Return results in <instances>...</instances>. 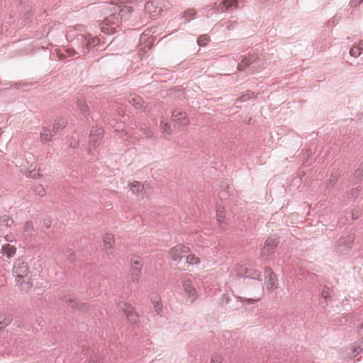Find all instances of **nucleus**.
Listing matches in <instances>:
<instances>
[{"label": "nucleus", "mask_w": 363, "mask_h": 363, "mask_svg": "<svg viewBox=\"0 0 363 363\" xmlns=\"http://www.w3.org/2000/svg\"><path fill=\"white\" fill-rule=\"evenodd\" d=\"M238 7V1L237 0H223L222 6H218L217 11L225 12L230 10L235 9Z\"/></svg>", "instance_id": "14"}, {"label": "nucleus", "mask_w": 363, "mask_h": 363, "mask_svg": "<svg viewBox=\"0 0 363 363\" xmlns=\"http://www.w3.org/2000/svg\"><path fill=\"white\" fill-rule=\"evenodd\" d=\"M153 132L151 129L147 128L145 130V135L147 138H151L152 136Z\"/></svg>", "instance_id": "50"}, {"label": "nucleus", "mask_w": 363, "mask_h": 363, "mask_svg": "<svg viewBox=\"0 0 363 363\" xmlns=\"http://www.w3.org/2000/svg\"><path fill=\"white\" fill-rule=\"evenodd\" d=\"M13 273L16 277V281L23 289L31 288L32 283L29 276V268L27 263L21 259H18L14 262Z\"/></svg>", "instance_id": "3"}, {"label": "nucleus", "mask_w": 363, "mask_h": 363, "mask_svg": "<svg viewBox=\"0 0 363 363\" xmlns=\"http://www.w3.org/2000/svg\"><path fill=\"white\" fill-rule=\"evenodd\" d=\"M2 253L9 258L16 253V248L9 244H6L2 247Z\"/></svg>", "instance_id": "25"}, {"label": "nucleus", "mask_w": 363, "mask_h": 363, "mask_svg": "<svg viewBox=\"0 0 363 363\" xmlns=\"http://www.w3.org/2000/svg\"><path fill=\"white\" fill-rule=\"evenodd\" d=\"M161 130L164 133H167V134H170L172 133L170 125L167 123H163L162 121L160 122V131Z\"/></svg>", "instance_id": "39"}, {"label": "nucleus", "mask_w": 363, "mask_h": 363, "mask_svg": "<svg viewBox=\"0 0 363 363\" xmlns=\"http://www.w3.org/2000/svg\"><path fill=\"white\" fill-rule=\"evenodd\" d=\"M128 3H130V4H133L134 3V1L133 0H126Z\"/></svg>", "instance_id": "60"}, {"label": "nucleus", "mask_w": 363, "mask_h": 363, "mask_svg": "<svg viewBox=\"0 0 363 363\" xmlns=\"http://www.w3.org/2000/svg\"><path fill=\"white\" fill-rule=\"evenodd\" d=\"M354 236L352 234L342 236L336 244L337 251L342 254L347 253L352 247Z\"/></svg>", "instance_id": "5"}, {"label": "nucleus", "mask_w": 363, "mask_h": 363, "mask_svg": "<svg viewBox=\"0 0 363 363\" xmlns=\"http://www.w3.org/2000/svg\"><path fill=\"white\" fill-rule=\"evenodd\" d=\"M51 225V221L50 220H44V225L46 227V228H49Z\"/></svg>", "instance_id": "54"}, {"label": "nucleus", "mask_w": 363, "mask_h": 363, "mask_svg": "<svg viewBox=\"0 0 363 363\" xmlns=\"http://www.w3.org/2000/svg\"><path fill=\"white\" fill-rule=\"evenodd\" d=\"M362 53L359 46L353 47L350 50V55L352 57H357Z\"/></svg>", "instance_id": "38"}, {"label": "nucleus", "mask_w": 363, "mask_h": 363, "mask_svg": "<svg viewBox=\"0 0 363 363\" xmlns=\"http://www.w3.org/2000/svg\"><path fill=\"white\" fill-rule=\"evenodd\" d=\"M34 232L33 223L30 220H28L26 222L23 227V236L25 238L30 237L33 235Z\"/></svg>", "instance_id": "24"}, {"label": "nucleus", "mask_w": 363, "mask_h": 363, "mask_svg": "<svg viewBox=\"0 0 363 363\" xmlns=\"http://www.w3.org/2000/svg\"><path fill=\"white\" fill-rule=\"evenodd\" d=\"M156 33V28H148L143 32L140 38V43L143 45L144 52L151 50L152 48L156 46L159 40Z\"/></svg>", "instance_id": "4"}, {"label": "nucleus", "mask_w": 363, "mask_h": 363, "mask_svg": "<svg viewBox=\"0 0 363 363\" xmlns=\"http://www.w3.org/2000/svg\"><path fill=\"white\" fill-rule=\"evenodd\" d=\"M359 191H360V187L359 186H357L356 188H354V189H351L347 193V197L349 199L355 198L357 196V194H358Z\"/></svg>", "instance_id": "40"}, {"label": "nucleus", "mask_w": 363, "mask_h": 363, "mask_svg": "<svg viewBox=\"0 0 363 363\" xmlns=\"http://www.w3.org/2000/svg\"><path fill=\"white\" fill-rule=\"evenodd\" d=\"M60 57V59H64V58L66 57V55L65 54H61Z\"/></svg>", "instance_id": "59"}, {"label": "nucleus", "mask_w": 363, "mask_h": 363, "mask_svg": "<svg viewBox=\"0 0 363 363\" xmlns=\"http://www.w3.org/2000/svg\"><path fill=\"white\" fill-rule=\"evenodd\" d=\"M353 179L357 182L363 179V162L359 164L358 169L356 170L353 176Z\"/></svg>", "instance_id": "28"}, {"label": "nucleus", "mask_w": 363, "mask_h": 363, "mask_svg": "<svg viewBox=\"0 0 363 363\" xmlns=\"http://www.w3.org/2000/svg\"><path fill=\"white\" fill-rule=\"evenodd\" d=\"M199 262V258L193 254L186 256V262L189 264H198Z\"/></svg>", "instance_id": "36"}, {"label": "nucleus", "mask_w": 363, "mask_h": 363, "mask_svg": "<svg viewBox=\"0 0 363 363\" xmlns=\"http://www.w3.org/2000/svg\"><path fill=\"white\" fill-rule=\"evenodd\" d=\"M358 217H359V213L357 211L352 212V220L357 219Z\"/></svg>", "instance_id": "53"}, {"label": "nucleus", "mask_w": 363, "mask_h": 363, "mask_svg": "<svg viewBox=\"0 0 363 363\" xmlns=\"http://www.w3.org/2000/svg\"><path fill=\"white\" fill-rule=\"evenodd\" d=\"M5 240L8 242H11L12 240H11V236L9 235H5Z\"/></svg>", "instance_id": "58"}, {"label": "nucleus", "mask_w": 363, "mask_h": 363, "mask_svg": "<svg viewBox=\"0 0 363 363\" xmlns=\"http://www.w3.org/2000/svg\"><path fill=\"white\" fill-rule=\"evenodd\" d=\"M358 46H359L362 53H363V40L359 42Z\"/></svg>", "instance_id": "57"}, {"label": "nucleus", "mask_w": 363, "mask_h": 363, "mask_svg": "<svg viewBox=\"0 0 363 363\" xmlns=\"http://www.w3.org/2000/svg\"><path fill=\"white\" fill-rule=\"evenodd\" d=\"M264 274L266 279L267 288L268 289H271L275 287V283L277 281V277L275 274L272 271L270 268H265Z\"/></svg>", "instance_id": "13"}, {"label": "nucleus", "mask_w": 363, "mask_h": 363, "mask_svg": "<svg viewBox=\"0 0 363 363\" xmlns=\"http://www.w3.org/2000/svg\"><path fill=\"white\" fill-rule=\"evenodd\" d=\"M126 101L138 109L142 108L143 104V99L135 94H130L128 95Z\"/></svg>", "instance_id": "16"}, {"label": "nucleus", "mask_w": 363, "mask_h": 363, "mask_svg": "<svg viewBox=\"0 0 363 363\" xmlns=\"http://www.w3.org/2000/svg\"><path fill=\"white\" fill-rule=\"evenodd\" d=\"M78 145H79L78 140L72 138L71 140L69 141V146L72 148H76L78 146Z\"/></svg>", "instance_id": "47"}, {"label": "nucleus", "mask_w": 363, "mask_h": 363, "mask_svg": "<svg viewBox=\"0 0 363 363\" xmlns=\"http://www.w3.org/2000/svg\"><path fill=\"white\" fill-rule=\"evenodd\" d=\"M84 30L83 25H77L75 28L69 27L67 30L66 38L68 40L73 42L78 45V49L85 55L93 48L96 50L101 49L100 38H93L91 34H76L77 31L82 32Z\"/></svg>", "instance_id": "1"}, {"label": "nucleus", "mask_w": 363, "mask_h": 363, "mask_svg": "<svg viewBox=\"0 0 363 363\" xmlns=\"http://www.w3.org/2000/svg\"><path fill=\"white\" fill-rule=\"evenodd\" d=\"M130 189L133 193H135L139 196L140 193H141L143 189V185H142L139 182H133L130 184Z\"/></svg>", "instance_id": "27"}, {"label": "nucleus", "mask_w": 363, "mask_h": 363, "mask_svg": "<svg viewBox=\"0 0 363 363\" xmlns=\"http://www.w3.org/2000/svg\"><path fill=\"white\" fill-rule=\"evenodd\" d=\"M65 51L69 57H73L76 54V51L72 48L67 49Z\"/></svg>", "instance_id": "48"}, {"label": "nucleus", "mask_w": 363, "mask_h": 363, "mask_svg": "<svg viewBox=\"0 0 363 363\" xmlns=\"http://www.w3.org/2000/svg\"><path fill=\"white\" fill-rule=\"evenodd\" d=\"M114 13L107 16L101 25V31L106 34H112L116 32V29L122 23L129 18L133 9L130 6L119 5L114 6Z\"/></svg>", "instance_id": "2"}, {"label": "nucleus", "mask_w": 363, "mask_h": 363, "mask_svg": "<svg viewBox=\"0 0 363 363\" xmlns=\"http://www.w3.org/2000/svg\"><path fill=\"white\" fill-rule=\"evenodd\" d=\"M279 242L276 239L268 238L266 242L264 247L262 248L261 255L264 258L265 256H269L274 252L275 248L277 247Z\"/></svg>", "instance_id": "11"}, {"label": "nucleus", "mask_w": 363, "mask_h": 363, "mask_svg": "<svg viewBox=\"0 0 363 363\" xmlns=\"http://www.w3.org/2000/svg\"><path fill=\"white\" fill-rule=\"evenodd\" d=\"M67 305L72 308H76L79 311H86L88 306L86 303H79L77 298H69L65 301Z\"/></svg>", "instance_id": "17"}, {"label": "nucleus", "mask_w": 363, "mask_h": 363, "mask_svg": "<svg viewBox=\"0 0 363 363\" xmlns=\"http://www.w3.org/2000/svg\"><path fill=\"white\" fill-rule=\"evenodd\" d=\"M55 134L53 129L51 130L47 127H43L40 133V139L44 143L49 142Z\"/></svg>", "instance_id": "19"}, {"label": "nucleus", "mask_w": 363, "mask_h": 363, "mask_svg": "<svg viewBox=\"0 0 363 363\" xmlns=\"http://www.w3.org/2000/svg\"><path fill=\"white\" fill-rule=\"evenodd\" d=\"M83 352H84V354H89L90 355L89 363L104 362V357H102L101 354L94 353L93 351L90 352V350L89 348L86 349V350H83Z\"/></svg>", "instance_id": "18"}, {"label": "nucleus", "mask_w": 363, "mask_h": 363, "mask_svg": "<svg viewBox=\"0 0 363 363\" xmlns=\"http://www.w3.org/2000/svg\"><path fill=\"white\" fill-rule=\"evenodd\" d=\"M25 175L26 177L36 179L37 177H38L40 176V174L38 172H37L35 169H33V170L26 171L25 172Z\"/></svg>", "instance_id": "42"}, {"label": "nucleus", "mask_w": 363, "mask_h": 363, "mask_svg": "<svg viewBox=\"0 0 363 363\" xmlns=\"http://www.w3.org/2000/svg\"><path fill=\"white\" fill-rule=\"evenodd\" d=\"M252 97H254V93L253 92H252V93H247L245 94H243L242 96L238 98L237 100L240 101H247L248 99H251Z\"/></svg>", "instance_id": "44"}, {"label": "nucleus", "mask_w": 363, "mask_h": 363, "mask_svg": "<svg viewBox=\"0 0 363 363\" xmlns=\"http://www.w3.org/2000/svg\"><path fill=\"white\" fill-rule=\"evenodd\" d=\"M24 3H25V0H21V5H22V4H24Z\"/></svg>", "instance_id": "61"}, {"label": "nucleus", "mask_w": 363, "mask_h": 363, "mask_svg": "<svg viewBox=\"0 0 363 363\" xmlns=\"http://www.w3.org/2000/svg\"><path fill=\"white\" fill-rule=\"evenodd\" d=\"M104 137V130L101 128L93 127L90 131L89 135V144L93 149L98 147L101 143V140Z\"/></svg>", "instance_id": "7"}, {"label": "nucleus", "mask_w": 363, "mask_h": 363, "mask_svg": "<svg viewBox=\"0 0 363 363\" xmlns=\"http://www.w3.org/2000/svg\"><path fill=\"white\" fill-rule=\"evenodd\" d=\"M141 268H142V264L139 261L135 260L134 262H133V263L131 264V268H130V276H131L132 280L133 281H138V278L140 274Z\"/></svg>", "instance_id": "15"}, {"label": "nucleus", "mask_w": 363, "mask_h": 363, "mask_svg": "<svg viewBox=\"0 0 363 363\" xmlns=\"http://www.w3.org/2000/svg\"><path fill=\"white\" fill-rule=\"evenodd\" d=\"M338 179V174L337 172H333L330 174V177L329 179V184L333 186Z\"/></svg>", "instance_id": "43"}, {"label": "nucleus", "mask_w": 363, "mask_h": 363, "mask_svg": "<svg viewBox=\"0 0 363 363\" xmlns=\"http://www.w3.org/2000/svg\"><path fill=\"white\" fill-rule=\"evenodd\" d=\"M174 120L182 125H184L187 123L186 116L185 113H182L180 111H174L172 114Z\"/></svg>", "instance_id": "21"}, {"label": "nucleus", "mask_w": 363, "mask_h": 363, "mask_svg": "<svg viewBox=\"0 0 363 363\" xmlns=\"http://www.w3.org/2000/svg\"><path fill=\"white\" fill-rule=\"evenodd\" d=\"M67 125V120L65 118H56L53 125L54 133H56L60 130L63 129Z\"/></svg>", "instance_id": "23"}, {"label": "nucleus", "mask_w": 363, "mask_h": 363, "mask_svg": "<svg viewBox=\"0 0 363 363\" xmlns=\"http://www.w3.org/2000/svg\"><path fill=\"white\" fill-rule=\"evenodd\" d=\"M77 107L79 111L84 116L87 117L89 115V109L85 101L82 99L77 100Z\"/></svg>", "instance_id": "20"}, {"label": "nucleus", "mask_w": 363, "mask_h": 363, "mask_svg": "<svg viewBox=\"0 0 363 363\" xmlns=\"http://www.w3.org/2000/svg\"><path fill=\"white\" fill-rule=\"evenodd\" d=\"M23 12L26 20H28L30 18V16L31 15V10L26 9L23 10Z\"/></svg>", "instance_id": "49"}, {"label": "nucleus", "mask_w": 363, "mask_h": 363, "mask_svg": "<svg viewBox=\"0 0 363 363\" xmlns=\"http://www.w3.org/2000/svg\"><path fill=\"white\" fill-rule=\"evenodd\" d=\"M242 268H247V267L243 265H237L235 267V272L238 276L241 277H245V269H242Z\"/></svg>", "instance_id": "41"}, {"label": "nucleus", "mask_w": 363, "mask_h": 363, "mask_svg": "<svg viewBox=\"0 0 363 363\" xmlns=\"http://www.w3.org/2000/svg\"><path fill=\"white\" fill-rule=\"evenodd\" d=\"M189 252V247L184 245H177L170 250L171 258L174 262H179L186 253Z\"/></svg>", "instance_id": "9"}, {"label": "nucleus", "mask_w": 363, "mask_h": 363, "mask_svg": "<svg viewBox=\"0 0 363 363\" xmlns=\"http://www.w3.org/2000/svg\"><path fill=\"white\" fill-rule=\"evenodd\" d=\"M152 302L154 304L155 310L157 311V305H158L159 302L157 301H156L155 299H154V298H152Z\"/></svg>", "instance_id": "56"}, {"label": "nucleus", "mask_w": 363, "mask_h": 363, "mask_svg": "<svg viewBox=\"0 0 363 363\" xmlns=\"http://www.w3.org/2000/svg\"><path fill=\"white\" fill-rule=\"evenodd\" d=\"M182 286L186 296L192 298V301H194L198 297V293L195 289V286L192 284L189 278L184 277L183 279Z\"/></svg>", "instance_id": "8"}, {"label": "nucleus", "mask_w": 363, "mask_h": 363, "mask_svg": "<svg viewBox=\"0 0 363 363\" xmlns=\"http://www.w3.org/2000/svg\"><path fill=\"white\" fill-rule=\"evenodd\" d=\"M216 218L218 223L221 224L223 221V218H225V212L223 208H218L216 209Z\"/></svg>", "instance_id": "35"}, {"label": "nucleus", "mask_w": 363, "mask_h": 363, "mask_svg": "<svg viewBox=\"0 0 363 363\" xmlns=\"http://www.w3.org/2000/svg\"><path fill=\"white\" fill-rule=\"evenodd\" d=\"M210 40V37L207 35H202L197 39V43L199 46L206 45Z\"/></svg>", "instance_id": "33"}, {"label": "nucleus", "mask_w": 363, "mask_h": 363, "mask_svg": "<svg viewBox=\"0 0 363 363\" xmlns=\"http://www.w3.org/2000/svg\"><path fill=\"white\" fill-rule=\"evenodd\" d=\"M196 11L194 9H189L183 13L182 17L187 21H189L191 18H193L196 15Z\"/></svg>", "instance_id": "30"}, {"label": "nucleus", "mask_w": 363, "mask_h": 363, "mask_svg": "<svg viewBox=\"0 0 363 363\" xmlns=\"http://www.w3.org/2000/svg\"><path fill=\"white\" fill-rule=\"evenodd\" d=\"M104 243L106 247H111L113 243V235L112 234H107L104 238Z\"/></svg>", "instance_id": "34"}, {"label": "nucleus", "mask_w": 363, "mask_h": 363, "mask_svg": "<svg viewBox=\"0 0 363 363\" xmlns=\"http://www.w3.org/2000/svg\"><path fill=\"white\" fill-rule=\"evenodd\" d=\"M262 296V293H261L259 294V296L257 297L245 298L238 296V301H240L241 302H245L247 304H254L261 299Z\"/></svg>", "instance_id": "29"}, {"label": "nucleus", "mask_w": 363, "mask_h": 363, "mask_svg": "<svg viewBox=\"0 0 363 363\" xmlns=\"http://www.w3.org/2000/svg\"><path fill=\"white\" fill-rule=\"evenodd\" d=\"M363 0H351L350 5L351 6H357L359 5Z\"/></svg>", "instance_id": "51"}, {"label": "nucleus", "mask_w": 363, "mask_h": 363, "mask_svg": "<svg viewBox=\"0 0 363 363\" xmlns=\"http://www.w3.org/2000/svg\"><path fill=\"white\" fill-rule=\"evenodd\" d=\"M222 357L219 355H214L211 358V363H222Z\"/></svg>", "instance_id": "46"}, {"label": "nucleus", "mask_w": 363, "mask_h": 363, "mask_svg": "<svg viewBox=\"0 0 363 363\" xmlns=\"http://www.w3.org/2000/svg\"><path fill=\"white\" fill-rule=\"evenodd\" d=\"M119 308L123 311L130 322L135 323L138 320V315L135 308L130 304L122 303L119 304Z\"/></svg>", "instance_id": "10"}, {"label": "nucleus", "mask_w": 363, "mask_h": 363, "mask_svg": "<svg viewBox=\"0 0 363 363\" xmlns=\"http://www.w3.org/2000/svg\"><path fill=\"white\" fill-rule=\"evenodd\" d=\"M33 192L39 196H43L45 194V190L43 185L38 184L35 186L33 189Z\"/></svg>", "instance_id": "32"}, {"label": "nucleus", "mask_w": 363, "mask_h": 363, "mask_svg": "<svg viewBox=\"0 0 363 363\" xmlns=\"http://www.w3.org/2000/svg\"><path fill=\"white\" fill-rule=\"evenodd\" d=\"M321 296L325 300L326 302L330 300L331 296L329 288L324 287L322 291Z\"/></svg>", "instance_id": "37"}, {"label": "nucleus", "mask_w": 363, "mask_h": 363, "mask_svg": "<svg viewBox=\"0 0 363 363\" xmlns=\"http://www.w3.org/2000/svg\"><path fill=\"white\" fill-rule=\"evenodd\" d=\"M28 7H29V5H27V6H26V7H25L24 10H25L26 9H28V10H30V9H28Z\"/></svg>", "instance_id": "62"}, {"label": "nucleus", "mask_w": 363, "mask_h": 363, "mask_svg": "<svg viewBox=\"0 0 363 363\" xmlns=\"http://www.w3.org/2000/svg\"><path fill=\"white\" fill-rule=\"evenodd\" d=\"M161 4H162L164 7L167 9L168 6L169 5V3L168 1L163 0L162 1H160V5Z\"/></svg>", "instance_id": "55"}, {"label": "nucleus", "mask_w": 363, "mask_h": 363, "mask_svg": "<svg viewBox=\"0 0 363 363\" xmlns=\"http://www.w3.org/2000/svg\"><path fill=\"white\" fill-rule=\"evenodd\" d=\"M238 22L236 21L227 22L226 28L228 30H232L237 26Z\"/></svg>", "instance_id": "45"}, {"label": "nucleus", "mask_w": 363, "mask_h": 363, "mask_svg": "<svg viewBox=\"0 0 363 363\" xmlns=\"http://www.w3.org/2000/svg\"><path fill=\"white\" fill-rule=\"evenodd\" d=\"M245 269V277H249L252 279L261 280V272L258 270L248 269V268H242Z\"/></svg>", "instance_id": "22"}, {"label": "nucleus", "mask_w": 363, "mask_h": 363, "mask_svg": "<svg viewBox=\"0 0 363 363\" xmlns=\"http://www.w3.org/2000/svg\"><path fill=\"white\" fill-rule=\"evenodd\" d=\"M362 352H363V337L362 341L355 343L353 346L351 357H355Z\"/></svg>", "instance_id": "26"}, {"label": "nucleus", "mask_w": 363, "mask_h": 363, "mask_svg": "<svg viewBox=\"0 0 363 363\" xmlns=\"http://www.w3.org/2000/svg\"><path fill=\"white\" fill-rule=\"evenodd\" d=\"M68 256H69L68 259L70 261V262H72L74 260L75 256H74V254L73 252H70Z\"/></svg>", "instance_id": "52"}, {"label": "nucleus", "mask_w": 363, "mask_h": 363, "mask_svg": "<svg viewBox=\"0 0 363 363\" xmlns=\"http://www.w3.org/2000/svg\"><path fill=\"white\" fill-rule=\"evenodd\" d=\"M159 1L158 0L148 1L145 4V11L149 14L151 17H156L159 14L158 9Z\"/></svg>", "instance_id": "12"}, {"label": "nucleus", "mask_w": 363, "mask_h": 363, "mask_svg": "<svg viewBox=\"0 0 363 363\" xmlns=\"http://www.w3.org/2000/svg\"><path fill=\"white\" fill-rule=\"evenodd\" d=\"M257 57L255 55H250L248 57L242 59L240 63L238 65L239 71H245L247 68L250 67L247 71L248 74H252L255 69H257L256 62Z\"/></svg>", "instance_id": "6"}, {"label": "nucleus", "mask_w": 363, "mask_h": 363, "mask_svg": "<svg viewBox=\"0 0 363 363\" xmlns=\"http://www.w3.org/2000/svg\"><path fill=\"white\" fill-rule=\"evenodd\" d=\"M11 321V318L9 315L1 314L0 315V328L8 325Z\"/></svg>", "instance_id": "31"}]
</instances>
